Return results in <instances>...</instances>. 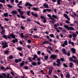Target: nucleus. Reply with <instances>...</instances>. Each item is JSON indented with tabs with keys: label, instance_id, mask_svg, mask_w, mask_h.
Wrapping results in <instances>:
<instances>
[{
	"label": "nucleus",
	"instance_id": "obj_1",
	"mask_svg": "<svg viewBox=\"0 0 78 78\" xmlns=\"http://www.w3.org/2000/svg\"><path fill=\"white\" fill-rule=\"evenodd\" d=\"M2 45H3L2 47L3 48H5L6 47H8V44L6 42H2Z\"/></svg>",
	"mask_w": 78,
	"mask_h": 78
},
{
	"label": "nucleus",
	"instance_id": "obj_2",
	"mask_svg": "<svg viewBox=\"0 0 78 78\" xmlns=\"http://www.w3.org/2000/svg\"><path fill=\"white\" fill-rule=\"evenodd\" d=\"M12 37V39H16V35H14V34L12 33L10 34H9V36H7V38L10 39Z\"/></svg>",
	"mask_w": 78,
	"mask_h": 78
},
{
	"label": "nucleus",
	"instance_id": "obj_3",
	"mask_svg": "<svg viewBox=\"0 0 78 78\" xmlns=\"http://www.w3.org/2000/svg\"><path fill=\"white\" fill-rule=\"evenodd\" d=\"M23 33H21V34H20V36L22 38H25V39H27L28 37V34H26L24 36L23 35Z\"/></svg>",
	"mask_w": 78,
	"mask_h": 78
},
{
	"label": "nucleus",
	"instance_id": "obj_4",
	"mask_svg": "<svg viewBox=\"0 0 78 78\" xmlns=\"http://www.w3.org/2000/svg\"><path fill=\"white\" fill-rule=\"evenodd\" d=\"M57 57V55L55 54H53L50 56V58H51V59H55Z\"/></svg>",
	"mask_w": 78,
	"mask_h": 78
},
{
	"label": "nucleus",
	"instance_id": "obj_5",
	"mask_svg": "<svg viewBox=\"0 0 78 78\" xmlns=\"http://www.w3.org/2000/svg\"><path fill=\"white\" fill-rule=\"evenodd\" d=\"M68 31L70 30L71 31H73V30H75V28L73 27H70L68 28Z\"/></svg>",
	"mask_w": 78,
	"mask_h": 78
},
{
	"label": "nucleus",
	"instance_id": "obj_6",
	"mask_svg": "<svg viewBox=\"0 0 78 78\" xmlns=\"http://www.w3.org/2000/svg\"><path fill=\"white\" fill-rule=\"evenodd\" d=\"M43 6L45 8H48V4H46V3L44 4Z\"/></svg>",
	"mask_w": 78,
	"mask_h": 78
},
{
	"label": "nucleus",
	"instance_id": "obj_7",
	"mask_svg": "<svg viewBox=\"0 0 78 78\" xmlns=\"http://www.w3.org/2000/svg\"><path fill=\"white\" fill-rule=\"evenodd\" d=\"M5 33V29H2V31L1 32V35H4Z\"/></svg>",
	"mask_w": 78,
	"mask_h": 78
},
{
	"label": "nucleus",
	"instance_id": "obj_8",
	"mask_svg": "<svg viewBox=\"0 0 78 78\" xmlns=\"http://www.w3.org/2000/svg\"><path fill=\"white\" fill-rule=\"evenodd\" d=\"M18 42V40L17 38L12 40L13 43H16V42Z\"/></svg>",
	"mask_w": 78,
	"mask_h": 78
},
{
	"label": "nucleus",
	"instance_id": "obj_9",
	"mask_svg": "<svg viewBox=\"0 0 78 78\" xmlns=\"http://www.w3.org/2000/svg\"><path fill=\"white\" fill-rule=\"evenodd\" d=\"M25 65V63L24 61H22V62L21 63L20 65V67H23Z\"/></svg>",
	"mask_w": 78,
	"mask_h": 78
},
{
	"label": "nucleus",
	"instance_id": "obj_10",
	"mask_svg": "<svg viewBox=\"0 0 78 78\" xmlns=\"http://www.w3.org/2000/svg\"><path fill=\"white\" fill-rule=\"evenodd\" d=\"M2 75L3 76V78H6V73H2Z\"/></svg>",
	"mask_w": 78,
	"mask_h": 78
},
{
	"label": "nucleus",
	"instance_id": "obj_11",
	"mask_svg": "<svg viewBox=\"0 0 78 78\" xmlns=\"http://www.w3.org/2000/svg\"><path fill=\"white\" fill-rule=\"evenodd\" d=\"M16 49L19 51H22V47H19L16 48Z\"/></svg>",
	"mask_w": 78,
	"mask_h": 78
},
{
	"label": "nucleus",
	"instance_id": "obj_12",
	"mask_svg": "<svg viewBox=\"0 0 78 78\" xmlns=\"http://www.w3.org/2000/svg\"><path fill=\"white\" fill-rule=\"evenodd\" d=\"M31 64L34 66H37V64H36V62H32V63H31Z\"/></svg>",
	"mask_w": 78,
	"mask_h": 78
},
{
	"label": "nucleus",
	"instance_id": "obj_13",
	"mask_svg": "<svg viewBox=\"0 0 78 78\" xmlns=\"http://www.w3.org/2000/svg\"><path fill=\"white\" fill-rule=\"evenodd\" d=\"M9 35H5V34L4 35H3L2 36L4 38H5V39H7V38H8V36Z\"/></svg>",
	"mask_w": 78,
	"mask_h": 78
},
{
	"label": "nucleus",
	"instance_id": "obj_14",
	"mask_svg": "<svg viewBox=\"0 0 78 78\" xmlns=\"http://www.w3.org/2000/svg\"><path fill=\"white\" fill-rule=\"evenodd\" d=\"M3 15L5 17H6L8 16V13L7 12L3 14Z\"/></svg>",
	"mask_w": 78,
	"mask_h": 78
},
{
	"label": "nucleus",
	"instance_id": "obj_15",
	"mask_svg": "<svg viewBox=\"0 0 78 78\" xmlns=\"http://www.w3.org/2000/svg\"><path fill=\"white\" fill-rule=\"evenodd\" d=\"M71 50L73 52V53H75V51H76L75 49H73V48H72V49H71Z\"/></svg>",
	"mask_w": 78,
	"mask_h": 78
},
{
	"label": "nucleus",
	"instance_id": "obj_16",
	"mask_svg": "<svg viewBox=\"0 0 78 78\" xmlns=\"http://www.w3.org/2000/svg\"><path fill=\"white\" fill-rule=\"evenodd\" d=\"M48 41H45L43 42V44H48Z\"/></svg>",
	"mask_w": 78,
	"mask_h": 78
},
{
	"label": "nucleus",
	"instance_id": "obj_17",
	"mask_svg": "<svg viewBox=\"0 0 78 78\" xmlns=\"http://www.w3.org/2000/svg\"><path fill=\"white\" fill-rule=\"evenodd\" d=\"M52 18H53L54 19H57V17L56 15H52Z\"/></svg>",
	"mask_w": 78,
	"mask_h": 78
},
{
	"label": "nucleus",
	"instance_id": "obj_18",
	"mask_svg": "<svg viewBox=\"0 0 78 78\" xmlns=\"http://www.w3.org/2000/svg\"><path fill=\"white\" fill-rule=\"evenodd\" d=\"M68 43L69 44H72V45H74V43H73V42H72V41H71L70 40L69 41Z\"/></svg>",
	"mask_w": 78,
	"mask_h": 78
},
{
	"label": "nucleus",
	"instance_id": "obj_19",
	"mask_svg": "<svg viewBox=\"0 0 78 78\" xmlns=\"http://www.w3.org/2000/svg\"><path fill=\"white\" fill-rule=\"evenodd\" d=\"M32 9L33 10H34V11H37L38 10V8H37L36 7H33L32 8Z\"/></svg>",
	"mask_w": 78,
	"mask_h": 78
},
{
	"label": "nucleus",
	"instance_id": "obj_20",
	"mask_svg": "<svg viewBox=\"0 0 78 78\" xmlns=\"http://www.w3.org/2000/svg\"><path fill=\"white\" fill-rule=\"evenodd\" d=\"M56 62L58 63L61 64V61L59 59H57Z\"/></svg>",
	"mask_w": 78,
	"mask_h": 78
},
{
	"label": "nucleus",
	"instance_id": "obj_21",
	"mask_svg": "<svg viewBox=\"0 0 78 78\" xmlns=\"http://www.w3.org/2000/svg\"><path fill=\"white\" fill-rule=\"evenodd\" d=\"M64 28H66V29H67L68 30L69 28V26L67 25H65L64 26Z\"/></svg>",
	"mask_w": 78,
	"mask_h": 78
},
{
	"label": "nucleus",
	"instance_id": "obj_22",
	"mask_svg": "<svg viewBox=\"0 0 78 78\" xmlns=\"http://www.w3.org/2000/svg\"><path fill=\"white\" fill-rule=\"evenodd\" d=\"M72 36L73 37H74V38H75V37H76V36H77V35H76V34H73Z\"/></svg>",
	"mask_w": 78,
	"mask_h": 78
},
{
	"label": "nucleus",
	"instance_id": "obj_23",
	"mask_svg": "<svg viewBox=\"0 0 78 78\" xmlns=\"http://www.w3.org/2000/svg\"><path fill=\"white\" fill-rule=\"evenodd\" d=\"M69 65H69V67H71V68L72 67V66H73V64L72 62H70L69 63Z\"/></svg>",
	"mask_w": 78,
	"mask_h": 78
},
{
	"label": "nucleus",
	"instance_id": "obj_24",
	"mask_svg": "<svg viewBox=\"0 0 78 78\" xmlns=\"http://www.w3.org/2000/svg\"><path fill=\"white\" fill-rule=\"evenodd\" d=\"M54 29L56 30V31L58 33H59L60 32V31L58 29V28H56L55 27H54Z\"/></svg>",
	"mask_w": 78,
	"mask_h": 78
},
{
	"label": "nucleus",
	"instance_id": "obj_25",
	"mask_svg": "<svg viewBox=\"0 0 78 78\" xmlns=\"http://www.w3.org/2000/svg\"><path fill=\"white\" fill-rule=\"evenodd\" d=\"M52 73V70H49L48 71V75H50L51 74V73Z\"/></svg>",
	"mask_w": 78,
	"mask_h": 78
},
{
	"label": "nucleus",
	"instance_id": "obj_26",
	"mask_svg": "<svg viewBox=\"0 0 78 78\" xmlns=\"http://www.w3.org/2000/svg\"><path fill=\"white\" fill-rule=\"evenodd\" d=\"M70 74L69 73H67L66 75V78H70Z\"/></svg>",
	"mask_w": 78,
	"mask_h": 78
},
{
	"label": "nucleus",
	"instance_id": "obj_27",
	"mask_svg": "<svg viewBox=\"0 0 78 78\" xmlns=\"http://www.w3.org/2000/svg\"><path fill=\"white\" fill-rule=\"evenodd\" d=\"M5 55H8L9 53V51L8 50H5Z\"/></svg>",
	"mask_w": 78,
	"mask_h": 78
},
{
	"label": "nucleus",
	"instance_id": "obj_28",
	"mask_svg": "<svg viewBox=\"0 0 78 78\" xmlns=\"http://www.w3.org/2000/svg\"><path fill=\"white\" fill-rule=\"evenodd\" d=\"M0 2L2 3H5V0H0Z\"/></svg>",
	"mask_w": 78,
	"mask_h": 78
},
{
	"label": "nucleus",
	"instance_id": "obj_29",
	"mask_svg": "<svg viewBox=\"0 0 78 78\" xmlns=\"http://www.w3.org/2000/svg\"><path fill=\"white\" fill-rule=\"evenodd\" d=\"M20 14V16H22L24 14V12H23V11H21L20 13H19Z\"/></svg>",
	"mask_w": 78,
	"mask_h": 78
},
{
	"label": "nucleus",
	"instance_id": "obj_30",
	"mask_svg": "<svg viewBox=\"0 0 78 78\" xmlns=\"http://www.w3.org/2000/svg\"><path fill=\"white\" fill-rule=\"evenodd\" d=\"M30 11H27V16H30Z\"/></svg>",
	"mask_w": 78,
	"mask_h": 78
},
{
	"label": "nucleus",
	"instance_id": "obj_31",
	"mask_svg": "<svg viewBox=\"0 0 78 78\" xmlns=\"http://www.w3.org/2000/svg\"><path fill=\"white\" fill-rule=\"evenodd\" d=\"M13 58V56L12 55H11L9 57V59H12Z\"/></svg>",
	"mask_w": 78,
	"mask_h": 78
},
{
	"label": "nucleus",
	"instance_id": "obj_32",
	"mask_svg": "<svg viewBox=\"0 0 78 78\" xmlns=\"http://www.w3.org/2000/svg\"><path fill=\"white\" fill-rule=\"evenodd\" d=\"M69 59L70 61H71L72 62H73V58L72 57H70L69 58Z\"/></svg>",
	"mask_w": 78,
	"mask_h": 78
},
{
	"label": "nucleus",
	"instance_id": "obj_33",
	"mask_svg": "<svg viewBox=\"0 0 78 78\" xmlns=\"http://www.w3.org/2000/svg\"><path fill=\"white\" fill-rule=\"evenodd\" d=\"M64 16L66 19H67V17H69V16L66 14H64Z\"/></svg>",
	"mask_w": 78,
	"mask_h": 78
},
{
	"label": "nucleus",
	"instance_id": "obj_34",
	"mask_svg": "<svg viewBox=\"0 0 78 78\" xmlns=\"http://www.w3.org/2000/svg\"><path fill=\"white\" fill-rule=\"evenodd\" d=\"M12 12L14 14H17V11H14V10L13 11H12Z\"/></svg>",
	"mask_w": 78,
	"mask_h": 78
},
{
	"label": "nucleus",
	"instance_id": "obj_35",
	"mask_svg": "<svg viewBox=\"0 0 78 78\" xmlns=\"http://www.w3.org/2000/svg\"><path fill=\"white\" fill-rule=\"evenodd\" d=\"M49 36H50L51 37H53L55 36H54V34H51L49 35Z\"/></svg>",
	"mask_w": 78,
	"mask_h": 78
},
{
	"label": "nucleus",
	"instance_id": "obj_36",
	"mask_svg": "<svg viewBox=\"0 0 78 78\" xmlns=\"http://www.w3.org/2000/svg\"><path fill=\"white\" fill-rule=\"evenodd\" d=\"M10 76V75H9V73H7V76H6V78H10V77H9Z\"/></svg>",
	"mask_w": 78,
	"mask_h": 78
},
{
	"label": "nucleus",
	"instance_id": "obj_37",
	"mask_svg": "<svg viewBox=\"0 0 78 78\" xmlns=\"http://www.w3.org/2000/svg\"><path fill=\"white\" fill-rule=\"evenodd\" d=\"M64 44H65L66 45H67V41L66 40L65 41Z\"/></svg>",
	"mask_w": 78,
	"mask_h": 78
},
{
	"label": "nucleus",
	"instance_id": "obj_38",
	"mask_svg": "<svg viewBox=\"0 0 78 78\" xmlns=\"http://www.w3.org/2000/svg\"><path fill=\"white\" fill-rule=\"evenodd\" d=\"M63 65L64 67H68V66L65 63H64Z\"/></svg>",
	"mask_w": 78,
	"mask_h": 78
},
{
	"label": "nucleus",
	"instance_id": "obj_39",
	"mask_svg": "<svg viewBox=\"0 0 78 78\" xmlns=\"http://www.w3.org/2000/svg\"><path fill=\"white\" fill-rule=\"evenodd\" d=\"M48 48H49V49H50L51 51H53V49L51 48V46H48Z\"/></svg>",
	"mask_w": 78,
	"mask_h": 78
},
{
	"label": "nucleus",
	"instance_id": "obj_40",
	"mask_svg": "<svg viewBox=\"0 0 78 78\" xmlns=\"http://www.w3.org/2000/svg\"><path fill=\"white\" fill-rule=\"evenodd\" d=\"M48 58V56H45L44 57V59L45 60H47V59Z\"/></svg>",
	"mask_w": 78,
	"mask_h": 78
},
{
	"label": "nucleus",
	"instance_id": "obj_41",
	"mask_svg": "<svg viewBox=\"0 0 78 78\" xmlns=\"http://www.w3.org/2000/svg\"><path fill=\"white\" fill-rule=\"evenodd\" d=\"M41 58L39 57L37 59V60L38 62H41Z\"/></svg>",
	"mask_w": 78,
	"mask_h": 78
},
{
	"label": "nucleus",
	"instance_id": "obj_42",
	"mask_svg": "<svg viewBox=\"0 0 78 78\" xmlns=\"http://www.w3.org/2000/svg\"><path fill=\"white\" fill-rule=\"evenodd\" d=\"M34 22L36 23H37L38 24V25H39L41 26V23H40L39 22L35 21H34Z\"/></svg>",
	"mask_w": 78,
	"mask_h": 78
},
{
	"label": "nucleus",
	"instance_id": "obj_43",
	"mask_svg": "<svg viewBox=\"0 0 78 78\" xmlns=\"http://www.w3.org/2000/svg\"><path fill=\"white\" fill-rule=\"evenodd\" d=\"M24 69H25L26 70H28V67L27 66H24Z\"/></svg>",
	"mask_w": 78,
	"mask_h": 78
},
{
	"label": "nucleus",
	"instance_id": "obj_44",
	"mask_svg": "<svg viewBox=\"0 0 78 78\" xmlns=\"http://www.w3.org/2000/svg\"><path fill=\"white\" fill-rule=\"evenodd\" d=\"M20 17L21 19H24L25 18V17L23 15H21Z\"/></svg>",
	"mask_w": 78,
	"mask_h": 78
},
{
	"label": "nucleus",
	"instance_id": "obj_45",
	"mask_svg": "<svg viewBox=\"0 0 78 78\" xmlns=\"http://www.w3.org/2000/svg\"><path fill=\"white\" fill-rule=\"evenodd\" d=\"M66 55H67L68 56H69L70 55V53L69 52H68L66 53Z\"/></svg>",
	"mask_w": 78,
	"mask_h": 78
},
{
	"label": "nucleus",
	"instance_id": "obj_46",
	"mask_svg": "<svg viewBox=\"0 0 78 78\" xmlns=\"http://www.w3.org/2000/svg\"><path fill=\"white\" fill-rule=\"evenodd\" d=\"M27 3H25V6H27L29 5V3H28L27 2H26Z\"/></svg>",
	"mask_w": 78,
	"mask_h": 78
},
{
	"label": "nucleus",
	"instance_id": "obj_47",
	"mask_svg": "<svg viewBox=\"0 0 78 78\" xmlns=\"http://www.w3.org/2000/svg\"><path fill=\"white\" fill-rule=\"evenodd\" d=\"M40 18L41 19H45V17L44 16H41Z\"/></svg>",
	"mask_w": 78,
	"mask_h": 78
},
{
	"label": "nucleus",
	"instance_id": "obj_48",
	"mask_svg": "<svg viewBox=\"0 0 78 78\" xmlns=\"http://www.w3.org/2000/svg\"><path fill=\"white\" fill-rule=\"evenodd\" d=\"M27 20L28 21V22H30V21H31L30 18H27Z\"/></svg>",
	"mask_w": 78,
	"mask_h": 78
},
{
	"label": "nucleus",
	"instance_id": "obj_49",
	"mask_svg": "<svg viewBox=\"0 0 78 78\" xmlns=\"http://www.w3.org/2000/svg\"><path fill=\"white\" fill-rule=\"evenodd\" d=\"M37 65H38V66H39L40 65H41V62H37Z\"/></svg>",
	"mask_w": 78,
	"mask_h": 78
},
{
	"label": "nucleus",
	"instance_id": "obj_50",
	"mask_svg": "<svg viewBox=\"0 0 78 78\" xmlns=\"http://www.w3.org/2000/svg\"><path fill=\"white\" fill-rule=\"evenodd\" d=\"M53 68L52 67H50L49 69V70H53Z\"/></svg>",
	"mask_w": 78,
	"mask_h": 78
},
{
	"label": "nucleus",
	"instance_id": "obj_51",
	"mask_svg": "<svg viewBox=\"0 0 78 78\" xmlns=\"http://www.w3.org/2000/svg\"><path fill=\"white\" fill-rule=\"evenodd\" d=\"M27 42L29 44H30L31 42V40L29 39L27 41Z\"/></svg>",
	"mask_w": 78,
	"mask_h": 78
},
{
	"label": "nucleus",
	"instance_id": "obj_52",
	"mask_svg": "<svg viewBox=\"0 0 78 78\" xmlns=\"http://www.w3.org/2000/svg\"><path fill=\"white\" fill-rule=\"evenodd\" d=\"M15 63H18V60L17 59H15Z\"/></svg>",
	"mask_w": 78,
	"mask_h": 78
},
{
	"label": "nucleus",
	"instance_id": "obj_53",
	"mask_svg": "<svg viewBox=\"0 0 78 78\" xmlns=\"http://www.w3.org/2000/svg\"><path fill=\"white\" fill-rule=\"evenodd\" d=\"M47 22V20L46 19H44V20L43 21V23H45Z\"/></svg>",
	"mask_w": 78,
	"mask_h": 78
},
{
	"label": "nucleus",
	"instance_id": "obj_54",
	"mask_svg": "<svg viewBox=\"0 0 78 78\" xmlns=\"http://www.w3.org/2000/svg\"><path fill=\"white\" fill-rule=\"evenodd\" d=\"M8 7H9V8H12V5H11L9 4V5H8Z\"/></svg>",
	"mask_w": 78,
	"mask_h": 78
},
{
	"label": "nucleus",
	"instance_id": "obj_55",
	"mask_svg": "<svg viewBox=\"0 0 78 78\" xmlns=\"http://www.w3.org/2000/svg\"><path fill=\"white\" fill-rule=\"evenodd\" d=\"M48 41H49V42H51L53 41V40L51 38H49L48 39Z\"/></svg>",
	"mask_w": 78,
	"mask_h": 78
},
{
	"label": "nucleus",
	"instance_id": "obj_56",
	"mask_svg": "<svg viewBox=\"0 0 78 78\" xmlns=\"http://www.w3.org/2000/svg\"><path fill=\"white\" fill-rule=\"evenodd\" d=\"M60 64H61V63H57L56 64V66L58 67H60Z\"/></svg>",
	"mask_w": 78,
	"mask_h": 78
},
{
	"label": "nucleus",
	"instance_id": "obj_57",
	"mask_svg": "<svg viewBox=\"0 0 78 78\" xmlns=\"http://www.w3.org/2000/svg\"><path fill=\"white\" fill-rule=\"evenodd\" d=\"M47 9H44L43 12H47Z\"/></svg>",
	"mask_w": 78,
	"mask_h": 78
},
{
	"label": "nucleus",
	"instance_id": "obj_58",
	"mask_svg": "<svg viewBox=\"0 0 78 78\" xmlns=\"http://www.w3.org/2000/svg\"><path fill=\"white\" fill-rule=\"evenodd\" d=\"M18 62H21V61H22V59L21 58H19L18 59Z\"/></svg>",
	"mask_w": 78,
	"mask_h": 78
},
{
	"label": "nucleus",
	"instance_id": "obj_59",
	"mask_svg": "<svg viewBox=\"0 0 78 78\" xmlns=\"http://www.w3.org/2000/svg\"><path fill=\"white\" fill-rule=\"evenodd\" d=\"M47 16H48V17H50V18H51V15H50V14H48Z\"/></svg>",
	"mask_w": 78,
	"mask_h": 78
},
{
	"label": "nucleus",
	"instance_id": "obj_60",
	"mask_svg": "<svg viewBox=\"0 0 78 78\" xmlns=\"http://www.w3.org/2000/svg\"><path fill=\"white\" fill-rule=\"evenodd\" d=\"M65 23H70V22L68 20H66Z\"/></svg>",
	"mask_w": 78,
	"mask_h": 78
},
{
	"label": "nucleus",
	"instance_id": "obj_61",
	"mask_svg": "<svg viewBox=\"0 0 78 78\" xmlns=\"http://www.w3.org/2000/svg\"><path fill=\"white\" fill-rule=\"evenodd\" d=\"M66 51V49L65 48H63L62 49V53H63L65 51Z\"/></svg>",
	"mask_w": 78,
	"mask_h": 78
},
{
	"label": "nucleus",
	"instance_id": "obj_62",
	"mask_svg": "<svg viewBox=\"0 0 78 78\" xmlns=\"http://www.w3.org/2000/svg\"><path fill=\"white\" fill-rule=\"evenodd\" d=\"M4 20L5 21H9V19L8 18H4Z\"/></svg>",
	"mask_w": 78,
	"mask_h": 78
},
{
	"label": "nucleus",
	"instance_id": "obj_63",
	"mask_svg": "<svg viewBox=\"0 0 78 78\" xmlns=\"http://www.w3.org/2000/svg\"><path fill=\"white\" fill-rule=\"evenodd\" d=\"M30 72L33 74V75H34V72H33V71L32 70H30Z\"/></svg>",
	"mask_w": 78,
	"mask_h": 78
},
{
	"label": "nucleus",
	"instance_id": "obj_64",
	"mask_svg": "<svg viewBox=\"0 0 78 78\" xmlns=\"http://www.w3.org/2000/svg\"><path fill=\"white\" fill-rule=\"evenodd\" d=\"M41 52L40 51H38L37 52V53L39 55L41 54Z\"/></svg>",
	"mask_w": 78,
	"mask_h": 78
}]
</instances>
